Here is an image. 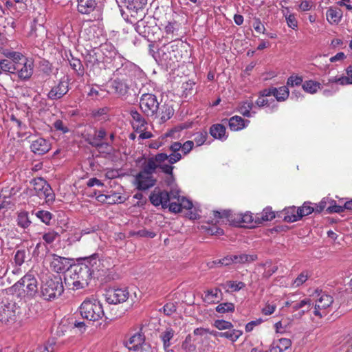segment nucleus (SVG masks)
<instances>
[{"mask_svg": "<svg viewBox=\"0 0 352 352\" xmlns=\"http://www.w3.org/2000/svg\"><path fill=\"white\" fill-rule=\"evenodd\" d=\"M158 168H160L162 171L168 175H170V179L173 180V166L171 164H166L164 162L159 163Z\"/></svg>", "mask_w": 352, "mask_h": 352, "instance_id": "680f3d73", "label": "nucleus"}, {"mask_svg": "<svg viewBox=\"0 0 352 352\" xmlns=\"http://www.w3.org/2000/svg\"><path fill=\"white\" fill-rule=\"evenodd\" d=\"M123 201H124V198L118 192H113L111 194L107 195V204H108L121 203Z\"/></svg>", "mask_w": 352, "mask_h": 352, "instance_id": "864d4df0", "label": "nucleus"}, {"mask_svg": "<svg viewBox=\"0 0 352 352\" xmlns=\"http://www.w3.org/2000/svg\"><path fill=\"white\" fill-rule=\"evenodd\" d=\"M214 326L219 330L230 329L232 327L231 322L223 320H216Z\"/></svg>", "mask_w": 352, "mask_h": 352, "instance_id": "338daca9", "label": "nucleus"}, {"mask_svg": "<svg viewBox=\"0 0 352 352\" xmlns=\"http://www.w3.org/2000/svg\"><path fill=\"white\" fill-rule=\"evenodd\" d=\"M303 80L301 76L292 75L289 76L287 80V85L289 87H294L300 85Z\"/></svg>", "mask_w": 352, "mask_h": 352, "instance_id": "052dcab7", "label": "nucleus"}, {"mask_svg": "<svg viewBox=\"0 0 352 352\" xmlns=\"http://www.w3.org/2000/svg\"><path fill=\"white\" fill-rule=\"evenodd\" d=\"M150 201L155 206H162V208H169L170 197L168 192L165 190H154L149 197Z\"/></svg>", "mask_w": 352, "mask_h": 352, "instance_id": "412c9836", "label": "nucleus"}, {"mask_svg": "<svg viewBox=\"0 0 352 352\" xmlns=\"http://www.w3.org/2000/svg\"><path fill=\"white\" fill-rule=\"evenodd\" d=\"M53 127L56 131H60L61 133H67L69 132V129L66 124L61 120H56L53 123Z\"/></svg>", "mask_w": 352, "mask_h": 352, "instance_id": "5fc2aeb1", "label": "nucleus"}, {"mask_svg": "<svg viewBox=\"0 0 352 352\" xmlns=\"http://www.w3.org/2000/svg\"><path fill=\"white\" fill-rule=\"evenodd\" d=\"M192 208V203L184 197L178 199V202H170L169 210L173 212H180L182 209L190 210Z\"/></svg>", "mask_w": 352, "mask_h": 352, "instance_id": "a878e982", "label": "nucleus"}, {"mask_svg": "<svg viewBox=\"0 0 352 352\" xmlns=\"http://www.w3.org/2000/svg\"><path fill=\"white\" fill-rule=\"evenodd\" d=\"M257 259L256 254H241L239 255H234L235 263H252Z\"/></svg>", "mask_w": 352, "mask_h": 352, "instance_id": "c03bdc74", "label": "nucleus"}, {"mask_svg": "<svg viewBox=\"0 0 352 352\" xmlns=\"http://www.w3.org/2000/svg\"><path fill=\"white\" fill-rule=\"evenodd\" d=\"M78 11L82 14H89L97 6L96 0H77Z\"/></svg>", "mask_w": 352, "mask_h": 352, "instance_id": "cd10ccee", "label": "nucleus"}, {"mask_svg": "<svg viewBox=\"0 0 352 352\" xmlns=\"http://www.w3.org/2000/svg\"><path fill=\"white\" fill-rule=\"evenodd\" d=\"M91 278L89 269L74 265L65 275V283L68 287L77 290L87 287Z\"/></svg>", "mask_w": 352, "mask_h": 352, "instance_id": "f257e3e1", "label": "nucleus"}, {"mask_svg": "<svg viewBox=\"0 0 352 352\" xmlns=\"http://www.w3.org/2000/svg\"><path fill=\"white\" fill-rule=\"evenodd\" d=\"M241 335L242 332L236 329H233L232 331L226 332L218 333L219 336L228 338L232 342H235Z\"/></svg>", "mask_w": 352, "mask_h": 352, "instance_id": "a18cd8bd", "label": "nucleus"}, {"mask_svg": "<svg viewBox=\"0 0 352 352\" xmlns=\"http://www.w3.org/2000/svg\"><path fill=\"white\" fill-rule=\"evenodd\" d=\"M342 11L337 7H330L326 12L327 21L331 25H338L342 20Z\"/></svg>", "mask_w": 352, "mask_h": 352, "instance_id": "393cba45", "label": "nucleus"}, {"mask_svg": "<svg viewBox=\"0 0 352 352\" xmlns=\"http://www.w3.org/2000/svg\"><path fill=\"white\" fill-rule=\"evenodd\" d=\"M124 6L133 13L138 14L142 11L147 3V0H123Z\"/></svg>", "mask_w": 352, "mask_h": 352, "instance_id": "c85d7f7f", "label": "nucleus"}, {"mask_svg": "<svg viewBox=\"0 0 352 352\" xmlns=\"http://www.w3.org/2000/svg\"><path fill=\"white\" fill-rule=\"evenodd\" d=\"M100 261L98 258V256L97 254H94L85 260V263L80 265V266L86 267L87 269L89 270V272L91 273V276H93L95 275L96 272H99L100 270Z\"/></svg>", "mask_w": 352, "mask_h": 352, "instance_id": "5701e85b", "label": "nucleus"}, {"mask_svg": "<svg viewBox=\"0 0 352 352\" xmlns=\"http://www.w3.org/2000/svg\"><path fill=\"white\" fill-rule=\"evenodd\" d=\"M333 300L331 296L324 293L319 294V298L316 301L314 314L319 318L326 315L325 309L329 307Z\"/></svg>", "mask_w": 352, "mask_h": 352, "instance_id": "f3484780", "label": "nucleus"}, {"mask_svg": "<svg viewBox=\"0 0 352 352\" xmlns=\"http://www.w3.org/2000/svg\"><path fill=\"white\" fill-rule=\"evenodd\" d=\"M104 56V61L109 63L113 61L115 67H117L120 62L123 60V57L119 54L113 45L109 43H105L101 46L100 49Z\"/></svg>", "mask_w": 352, "mask_h": 352, "instance_id": "2eb2a0df", "label": "nucleus"}, {"mask_svg": "<svg viewBox=\"0 0 352 352\" xmlns=\"http://www.w3.org/2000/svg\"><path fill=\"white\" fill-rule=\"evenodd\" d=\"M82 318L89 321H98L104 316L102 303L97 299L85 300L79 308Z\"/></svg>", "mask_w": 352, "mask_h": 352, "instance_id": "f03ea898", "label": "nucleus"}, {"mask_svg": "<svg viewBox=\"0 0 352 352\" xmlns=\"http://www.w3.org/2000/svg\"><path fill=\"white\" fill-rule=\"evenodd\" d=\"M120 64L121 66L113 72L114 77L129 78L132 81L133 78L140 76L142 72L138 65L124 58Z\"/></svg>", "mask_w": 352, "mask_h": 352, "instance_id": "39448f33", "label": "nucleus"}, {"mask_svg": "<svg viewBox=\"0 0 352 352\" xmlns=\"http://www.w3.org/2000/svg\"><path fill=\"white\" fill-rule=\"evenodd\" d=\"M166 157V153H163L149 157L142 164V170L140 171L153 175L158 168L159 163L165 162Z\"/></svg>", "mask_w": 352, "mask_h": 352, "instance_id": "6ab92c4d", "label": "nucleus"}, {"mask_svg": "<svg viewBox=\"0 0 352 352\" xmlns=\"http://www.w3.org/2000/svg\"><path fill=\"white\" fill-rule=\"evenodd\" d=\"M245 283L243 282H236L228 280L226 283L221 285L223 289L226 290V292H238L240 289H243L245 287Z\"/></svg>", "mask_w": 352, "mask_h": 352, "instance_id": "4c0bfd02", "label": "nucleus"}, {"mask_svg": "<svg viewBox=\"0 0 352 352\" xmlns=\"http://www.w3.org/2000/svg\"><path fill=\"white\" fill-rule=\"evenodd\" d=\"M287 12L283 11V16L285 18L287 25L293 29L296 30L298 28V21L294 14L289 13L288 8H286Z\"/></svg>", "mask_w": 352, "mask_h": 352, "instance_id": "49530a36", "label": "nucleus"}, {"mask_svg": "<svg viewBox=\"0 0 352 352\" xmlns=\"http://www.w3.org/2000/svg\"><path fill=\"white\" fill-rule=\"evenodd\" d=\"M107 135V131L104 128L94 129V133L89 135L87 141L92 146L98 149H105L107 153H110L112 148L110 143L102 142Z\"/></svg>", "mask_w": 352, "mask_h": 352, "instance_id": "9d476101", "label": "nucleus"}, {"mask_svg": "<svg viewBox=\"0 0 352 352\" xmlns=\"http://www.w3.org/2000/svg\"><path fill=\"white\" fill-rule=\"evenodd\" d=\"M221 296L222 292L221 289L215 287L205 291L202 299L205 302L212 304L219 302L222 298Z\"/></svg>", "mask_w": 352, "mask_h": 352, "instance_id": "bb28decb", "label": "nucleus"}, {"mask_svg": "<svg viewBox=\"0 0 352 352\" xmlns=\"http://www.w3.org/2000/svg\"><path fill=\"white\" fill-rule=\"evenodd\" d=\"M69 90V80L67 78H61L57 85L52 87L47 94V98L52 100L62 98Z\"/></svg>", "mask_w": 352, "mask_h": 352, "instance_id": "4468645a", "label": "nucleus"}, {"mask_svg": "<svg viewBox=\"0 0 352 352\" xmlns=\"http://www.w3.org/2000/svg\"><path fill=\"white\" fill-rule=\"evenodd\" d=\"M14 287L18 289H22L29 297H34L38 292V283L32 274L28 273L21 278Z\"/></svg>", "mask_w": 352, "mask_h": 352, "instance_id": "1a4fd4ad", "label": "nucleus"}, {"mask_svg": "<svg viewBox=\"0 0 352 352\" xmlns=\"http://www.w3.org/2000/svg\"><path fill=\"white\" fill-rule=\"evenodd\" d=\"M256 105L258 107H267L271 109V111L277 109V104L275 102V100L273 98L267 99L263 96H258L256 101Z\"/></svg>", "mask_w": 352, "mask_h": 352, "instance_id": "a19ab883", "label": "nucleus"}, {"mask_svg": "<svg viewBox=\"0 0 352 352\" xmlns=\"http://www.w3.org/2000/svg\"><path fill=\"white\" fill-rule=\"evenodd\" d=\"M314 210V208L309 203L305 202L302 206L297 209L296 214H287L285 216L284 220L287 222H296L302 217L311 214Z\"/></svg>", "mask_w": 352, "mask_h": 352, "instance_id": "4be33fe9", "label": "nucleus"}, {"mask_svg": "<svg viewBox=\"0 0 352 352\" xmlns=\"http://www.w3.org/2000/svg\"><path fill=\"white\" fill-rule=\"evenodd\" d=\"M35 215L46 225H50L52 218L51 212L46 210H38L35 213Z\"/></svg>", "mask_w": 352, "mask_h": 352, "instance_id": "09e8293b", "label": "nucleus"}, {"mask_svg": "<svg viewBox=\"0 0 352 352\" xmlns=\"http://www.w3.org/2000/svg\"><path fill=\"white\" fill-rule=\"evenodd\" d=\"M276 308V305L275 303L267 302L262 309V313L265 316H270L275 311Z\"/></svg>", "mask_w": 352, "mask_h": 352, "instance_id": "0e129e2a", "label": "nucleus"}, {"mask_svg": "<svg viewBox=\"0 0 352 352\" xmlns=\"http://www.w3.org/2000/svg\"><path fill=\"white\" fill-rule=\"evenodd\" d=\"M253 107L252 102L245 101L241 103L239 111L243 116L250 118L256 113L255 111H251Z\"/></svg>", "mask_w": 352, "mask_h": 352, "instance_id": "79ce46f5", "label": "nucleus"}, {"mask_svg": "<svg viewBox=\"0 0 352 352\" xmlns=\"http://www.w3.org/2000/svg\"><path fill=\"white\" fill-rule=\"evenodd\" d=\"M131 82L129 78L115 77L111 82V87L118 97L126 98L129 96Z\"/></svg>", "mask_w": 352, "mask_h": 352, "instance_id": "ddd939ff", "label": "nucleus"}, {"mask_svg": "<svg viewBox=\"0 0 352 352\" xmlns=\"http://www.w3.org/2000/svg\"><path fill=\"white\" fill-rule=\"evenodd\" d=\"M58 236V232L51 230L43 235V239L48 244L52 243Z\"/></svg>", "mask_w": 352, "mask_h": 352, "instance_id": "bf43d9fd", "label": "nucleus"}, {"mask_svg": "<svg viewBox=\"0 0 352 352\" xmlns=\"http://www.w3.org/2000/svg\"><path fill=\"white\" fill-rule=\"evenodd\" d=\"M208 138L206 131H199L194 134L193 142H195L197 146L203 145Z\"/></svg>", "mask_w": 352, "mask_h": 352, "instance_id": "3c124183", "label": "nucleus"}, {"mask_svg": "<svg viewBox=\"0 0 352 352\" xmlns=\"http://www.w3.org/2000/svg\"><path fill=\"white\" fill-rule=\"evenodd\" d=\"M131 116L133 119L132 126L136 131H142L146 130L147 122L144 117L136 110L131 111Z\"/></svg>", "mask_w": 352, "mask_h": 352, "instance_id": "b1692460", "label": "nucleus"}, {"mask_svg": "<svg viewBox=\"0 0 352 352\" xmlns=\"http://www.w3.org/2000/svg\"><path fill=\"white\" fill-rule=\"evenodd\" d=\"M64 287L60 276H54L46 278L43 281L41 293L43 298L47 300H52L59 297L63 292Z\"/></svg>", "mask_w": 352, "mask_h": 352, "instance_id": "7ed1b4c3", "label": "nucleus"}, {"mask_svg": "<svg viewBox=\"0 0 352 352\" xmlns=\"http://www.w3.org/2000/svg\"><path fill=\"white\" fill-rule=\"evenodd\" d=\"M175 335V331L170 327L166 328L164 331H162L160 338L163 342L164 348L165 350L169 348L170 346V340L173 338Z\"/></svg>", "mask_w": 352, "mask_h": 352, "instance_id": "e433bc0d", "label": "nucleus"}, {"mask_svg": "<svg viewBox=\"0 0 352 352\" xmlns=\"http://www.w3.org/2000/svg\"><path fill=\"white\" fill-rule=\"evenodd\" d=\"M69 65L76 72H78L79 74H83V67L79 59L72 58L69 60Z\"/></svg>", "mask_w": 352, "mask_h": 352, "instance_id": "4d7b16f0", "label": "nucleus"}, {"mask_svg": "<svg viewBox=\"0 0 352 352\" xmlns=\"http://www.w3.org/2000/svg\"><path fill=\"white\" fill-rule=\"evenodd\" d=\"M51 269L57 273H64L72 267V260L68 258L62 257L56 254H52L50 258Z\"/></svg>", "mask_w": 352, "mask_h": 352, "instance_id": "9b49d317", "label": "nucleus"}, {"mask_svg": "<svg viewBox=\"0 0 352 352\" xmlns=\"http://www.w3.org/2000/svg\"><path fill=\"white\" fill-rule=\"evenodd\" d=\"M174 110L173 107L168 104L162 105L159 107V110L157 111V115L153 116V118H159L160 123H164L168 120L173 115Z\"/></svg>", "mask_w": 352, "mask_h": 352, "instance_id": "7c9ffc66", "label": "nucleus"}, {"mask_svg": "<svg viewBox=\"0 0 352 352\" xmlns=\"http://www.w3.org/2000/svg\"><path fill=\"white\" fill-rule=\"evenodd\" d=\"M312 302L311 299L309 298H304L302 300H300L299 302H296L293 305V309L295 311H297L300 309L307 307L306 310H302V313L304 314L305 311H307L310 309L311 305Z\"/></svg>", "mask_w": 352, "mask_h": 352, "instance_id": "de8ad7c7", "label": "nucleus"}, {"mask_svg": "<svg viewBox=\"0 0 352 352\" xmlns=\"http://www.w3.org/2000/svg\"><path fill=\"white\" fill-rule=\"evenodd\" d=\"M292 342L289 339L280 338L274 341L266 352H283L291 346Z\"/></svg>", "mask_w": 352, "mask_h": 352, "instance_id": "c756f323", "label": "nucleus"}, {"mask_svg": "<svg viewBox=\"0 0 352 352\" xmlns=\"http://www.w3.org/2000/svg\"><path fill=\"white\" fill-rule=\"evenodd\" d=\"M346 80L345 79L344 76H340V77L334 76V77L329 78L328 79L327 82H325V80H323V83L324 85H327V86H329L333 83H338L342 85H346Z\"/></svg>", "mask_w": 352, "mask_h": 352, "instance_id": "6e6d98bb", "label": "nucleus"}, {"mask_svg": "<svg viewBox=\"0 0 352 352\" xmlns=\"http://www.w3.org/2000/svg\"><path fill=\"white\" fill-rule=\"evenodd\" d=\"M213 215L215 219H221L226 217L233 222L235 225L241 227H248L253 223L254 219L252 213H238L232 215L230 210H214Z\"/></svg>", "mask_w": 352, "mask_h": 352, "instance_id": "20e7f679", "label": "nucleus"}, {"mask_svg": "<svg viewBox=\"0 0 352 352\" xmlns=\"http://www.w3.org/2000/svg\"><path fill=\"white\" fill-rule=\"evenodd\" d=\"M105 301L110 305L123 303L129 297V292L126 287H109L103 294Z\"/></svg>", "mask_w": 352, "mask_h": 352, "instance_id": "423d86ee", "label": "nucleus"}, {"mask_svg": "<svg viewBox=\"0 0 352 352\" xmlns=\"http://www.w3.org/2000/svg\"><path fill=\"white\" fill-rule=\"evenodd\" d=\"M229 126L232 131H239L246 126L245 121L239 116H234L229 120Z\"/></svg>", "mask_w": 352, "mask_h": 352, "instance_id": "c9c22d12", "label": "nucleus"}, {"mask_svg": "<svg viewBox=\"0 0 352 352\" xmlns=\"http://www.w3.org/2000/svg\"><path fill=\"white\" fill-rule=\"evenodd\" d=\"M17 308L14 302L0 304V321L3 323H12L16 317Z\"/></svg>", "mask_w": 352, "mask_h": 352, "instance_id": "f8f14e48", "label": "nucleus"}, {"mask_svg": "<svg viewBox=\"0 0 352 352\" xmlns=\"http://www.w3.org/2000/svg\"><path fill=\"white\" fill-rule=\"evenodd\" d=\"M274 91V96L277 101L283 102L287 99L289 91L287 86H283L279 88L272 87Z\"/></svg>", "mask_w": 352, "mask_h": 352, "instance_id": "ea45409f", "label": "nucleus"}, {"mask_svg": "<svg viewBox=\"0 0 352 352\" xmlns=\"http://www.w3.org/2000/svg\"><path fill=\"white\" fill-rule=\"evenodd\" d=\"M256 217L255 223H262L263 221H269L275 217L274 212L271 209L265 208L261 214Z\"/></svg>", "mask_w": 352, "mask_h": 352, "instance_id": "37998d69", "label": "nucleus"}, {"mask_svg": "<svg viewBox=\"0 0 352 352\" xmlns=\"http://www.w3.org/2000/svg\"><path fill=\"white\" fill-rule=\"evenodd\" d=\"M51 148L50 142L43 138L36 137L31 140L30 149L36 155L47 153Z\"/></svg>", "mask_w": 352, "mask_h": 352, "instance_id": "aec40b11", "label": "nucleus"}, {"mask_svg": "<svg viewBox=\"0 0 352 352\" xmlns=\"http://www.w3.org/2000/svg\"><path fill=\"white\" fill-rule=\"evenodd\" d=\"M16 221L17 226L23 229L28 228L32 223L30 219L28 212L25 210H21L17 212Z\"/></svg>", "mask_w": 352, "mask_h": 352, "instance_id": "f704fd0d", "label": "nucleus"}, {"mask_svg": "<svg viewBox=\"0 0 352 352\" xmlns=\"http://www.w3.org/2000/svg\"><path fill=\"white\" fill-rule=\"evenodd\" d=\"M135 184L138 190H146L155 185L156 179L153 175L140 171L135 177Z\"/></svg>", "mask_w": 352, "mask_h": 352, "instance_id": "a211bd4d", "label": "nucleus"}, {"mask_svg": "<svg viewBox=\"0 0 352 352\" xmlns=\"http://www.w3.org/2000/svg\"><path fill=\"white\" fill-rule=\"evenodd\" d=\"M216 311L221 314L232 312L234 310V305L232 302L221 303L216 307Z\"/></svg>", "mask_w": 352, "mask_h": 352, "instance_id": "8fccbe9b", "label": "nucleus"}, {"mask_svg": "<svg viewBox=\"0 0 352 352\" xmlns=\"http://www.w3.org/2000/svg\"><path fill=\"white\" fill-rule=\"evenodd\" d=\"M19 58L18 67L16 73L22 80H27L31 77L33 73V63L31 60H28L24 56L17 54Z\"/></svg>", "mask_w": 352, "mask_h": 352, "instance_id": "dca6fc26", "label": "nucleus"}, {"mask_svg": "<svg viewBox=\"0 0 352 352\" xmlns=\"http://www.w3.org/2000/svg\"><path fill=\"white\" fill-rule=\"evenodd\" d=\"M182 347L186 352H192L195 351L196 346L192 343V336L190 335H188L186 337L185 340L182 344Z\"/></svg>", "mask_w": 352, "mask_h": 352, "instance_id": "603ef678", "label": "nucleus"}, {"mask_svg": "<svg viewBox=\"0 0 352 352\" xmlns=\"http://www.w3.org/2000/svg\"><path fill=\"white\" fill-rule=\"evenodd\" d=\"M309 274L307 272H302L298 277L294 280L293 285L295 287H299L302 285L308 278Z\"/></svg>", "mask_w": 352, "mask_h": 352, "instance_id": "e2e57ef3", "label": "nucleus"}, {"mask_svg": "<svg viewBox=\"0 0 352 352\" xmlns=\"http://www.w3.org/2000/svg\"><path fill=\"white\" fill-rule=\"evenodd\" d=\"M18 59V57H14L13 60H8L4 59L0 62L1 69L5 72H9L12 74L16 73V70L18 69V61L16 60Z\"/></svg>", "mask_w": 352, "mask_h": 352, "instance_id": "72a5a7b5", "label": "nucleus"}, {"mask_svg": "<svg viewBox=\"0 0 352 352\" xmlns=\"http://www.w3.org/2000/svg\"><path fill=\"white\" fill-rule=\"evenodd\" d=\"M25 250H17L14 255V262L16 265L21 266L25 261Z\"/></svg>", "mask_w": 352, "mask_h": 352, "instance_id": "69168bd1", "label": "nucleus"}, {"mask_svg": "<svg viewBox=\"0 0 352 352\" xmlns=\"http://www.w3.org/2000/svg\"><path fill=\"white\" fill-rule=\"evenodd\" d=\"M145 341V337L143 334L140 332L135 333L133 336H132L129 341L126 344V346L129 350L136 351L138 349V347L144 343Z\"/></svg>", "mask_w": 352, "mask_h": 352, "instance_id": "2f4dec72", "label": "nucleus"}, {"mask_svg": "<svg viewBox=\"0 0 352 352\" xmlns=\"http://www.w3.org/2000/svg\"><path fill=\"white\" fill-rule=\"evenodd\" d=\"M210 135L215 139L225 140L227 139L226 127L221 124H215L210 126Z\"/></svg>", "mask_w": 352, "mask_h": 352, "instance_id": "473e14b6", "label": "nucleus"}, {"mask_svg": "<svg viewBox=\"0 0 352 352\" xmlns=\"http://www.w3.org/2000/svg\"><path fill=\"white\" fill-rule=\"evenodd\" d=\"M160 102L155 95L144 94L140 99V107L142 111L147 116L153 117L157 115L159 110Z\"/></svg>", "mask_w": 352, "mask_h": 352, "instance_id": "0eeeda50", "label": "nucleus"}, {"mask_svg": "<svg viewBox=\"0 0 352 352\" xmlns=\"http://www.w3.org/2000/svg\"><path fill=\"white\" fill-rule=\"evenodd\" d=\"M55 342H48L46 345L37 347L32 352H54Z\"/></svg>", "mask_w": 352, "mask_h": 352, "instance_id": "13d9d810", "label": "nucleus"}, {"mask_svg": "<svg viewBox=\"0 0 352 352\" xmlns=\"http://www.w3.org/2000/svg\"><path fill=\"white\" fill-rule=\"evenodd\" d=\"M322 88V87L320 82L312 80H306L302 84L303 90L311 94H316L319 89H321Z\"/></svg>", "mask_w": 352, "mask_h": 352, "instance_id": "58836bf2", "label": "nucleus"}, {"mask_svg": "<svg viewBox=\"0 0 352 352\" xmlns=\"http://www.w3.org/2000/svg\"><path fill=\"white\" fill-rule=\"evenodd\" d=\"M194 146V142L192 140L186 141L183 144H182L181 151L184 155L188 154L192 149Z\"/></svg>", "mask_w": 352, "mask_h": 352, "instance_id": "774afa93", "label": "nucleus"}, {"mask_svg": "<svg viewBox=\"0 0 352 352\" xmlns=\"http://www.w3.org/2000/svg\"><path fill=\"white\" fill-rule=\"evenodd\" d=\"M34 190L40 198H44L46 203L53 202L55 195L50 185L43 178L37 177L32 180Z\"/></svg>", "mask_w": 352, "mask_h": 352, "instance_id": "6e6552de", "label": "nucleus"}]
</instances>
